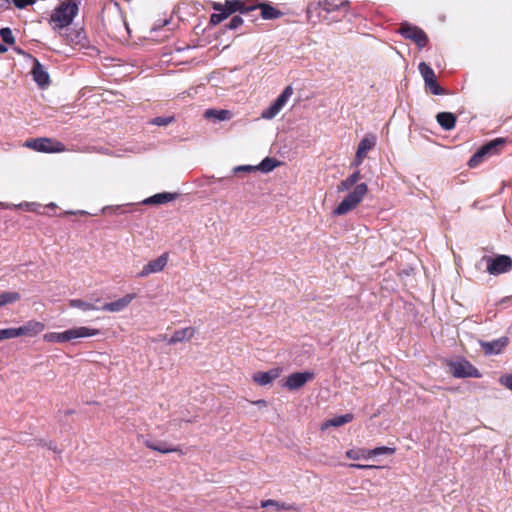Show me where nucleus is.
I'll return each instance as SVG.
<instances>
[{
  "instance_id": "obj_1",
  "label": "nucleus",
  "mask_w": 512,
  "mask_h": 512,
  "mask_svg": "<svg viewBox=\"0 0 512 512\" xmlns=\"http://www.w3.org/2000/svg\"><path fill=\"white\" fill-rule=\"evenodd\" d=\"M79 5V0H65L54 9L51 22L59 29L69 26L78 14Z\"/></svg>"
},
{
  "instance_id": "obj_2",
  "label": "nucleus",
  "mask_w": 512,
  "mask_h": 512,
  "mask_svg": "<svg viewBox=\"0 0 512 512\" xmlns=\"http://www.w3.org/2000/svg\"><path fill=\"white\" fill-rule=\"evenodd\" d=\"M368 192V186L365 183H360L349 192L346 197L338 204L333 210V214L336 216L345 215L352 211L358 206V204L364 199Z\"/></svg>"
},
{
  "instance_id": "obj_3",
  "label": "nucleus",
  "mask_w": 512,
  "mask_h": 512,
  "mask_svg": "<svg viewBox=\"0 0 512 512\" xmlns=\"http://www.w3.org/2000/svg\"><path fill=\"white\" fill-rule=\"evenodd\" d=\"M25 146L37 152L59 153L66 151L63 143L51 138H36L25 142Z\"/></svg>"
},
{
  "instance_id": "obj_4",
  "label": "nucleus",
  "mask_w": 512,
  "mask_h": 512,
  "mask_svg": "<svg viewBox=\"0 0 512 512\" xmlns=\"http://www.w3.org/2000/svg\"><path fill=\"white\" fill-rule=\"evenodd\" d=\"M292 94L293 88L291 86H287L282 91V93L276 98V100L273 101L269 107H267L261 112V118L266 120H271L275 118L283 109V107L287 104Z\"/></svg>"
},
{
  "instance_id": "obj_5",
  "label": "nucleus",
  "mask_w": 512,
  "mask_h": 512,
  "mask_svg": "<svg viewBox=\"0 0 512 512\" xmlns=\"http://www.w3.org/2000/svg\"><path fill=\"white\" fill-rule=\"evenodd\" d=\"M505 143L503 138H496L489 143L482 146L469 160L468 164L470 167H476L479 165L484 157L487 155L496 154L499 147H502Z\"/></svg>"
},
{
  "instance_id": "obj_6",
  "label": "nucleus",
  "mask_w": 512,
  "mask_h": 512,
  "mask_svg": "<svg viewBox=\"0 0 512 512\" xmlns=\"http://www.w3.org/2000/svg\"><path fill=\"white\" fill-rule=\"evenodd\" d=\"M486 262V269L491 275H499L507 272L512 267V259L509 256L500 255L495 258L483 257Z\"/></svg>"
},
{
  "instance_id": "obj_7",
  "label": "nucleus",
  "mask_w": 512,
  "mask_h": 512,
  "mask_svg": "<svg viewBox=\"0 0 512 512\" xmlns=\"http://www.w3.org/2000/svg\"><path fill=\"white\" fill-rule=\"evenodd\" d=\"M450 372L454 377L467 378L474 377L480 378L481 373L470 362L464 359H459L450 363Z\"/></svg>"
},
{
  "instance_id": "obj_8",
  "label": "nucleus",
  "mask_w": 512,
  "mask_h": 512,
  "mask_svg": "<svg viewBox=\"0 0 512 512\" xmlns=\"http://www.w3.org/2000/svg\"><path fill=\"white\" fill-rule=\"evenodd\" d=\"M399 32L403 37L414 41L419 48L425 47L428 42L425 32L417 26L403 24Z\"/></svg>"
},
{
  "instance_id": "obj_9",
  "label": "nucleus",
  "mask_w": 512,
  "mask_h": 512,
  "mask_svg": "<svg viewBox=\"0 0 512 512\" xmlns=\"http://www.w3.org/2000/svg\"><path fill=\"white\" fill-rule=\"evenodd\" d=\"M169 260V254L167 252L161 254L156 259L149 261L142 270L137 274V277L144 278L150 274L159 273L164 270Z\"/></svg>"
},
{
  "instance_id": "obj_10",
  "label": "nucleus",
  "mask_w": 512,
  "mask_h": 512,
  "mask_svg": "<svg viewBox=\"0 0 512 512\" xmlns=\"http://www.w3.org/2000/svg\"><path fill=\"white\" fill-rule=\"evenodd\" d=\"M314 378V373L310 371L295 372L290 374L282 384L288 390H297L303 387L308 381Z\"/></svg>"
},
{
  "instance_id": "obj_11",
  "label": "nucleus",
  "mask_w": 512,
  "mask_h": 512,
  "mask_svg": "<svg viewBox=\"0 0 512 512\" xmlns=\"http://www.w3.org/2000/svg\"><path fill=\"white\" fill-rule=\"evenodd\" d=\"M14 329L16 338L20 336L34 337L44 331L45 324L37 320H29L20 327H14Z\"/></svg>"
},
{
  "instance_id": "obj_12",
  "label": "nucleus",
  "mask_w": 512,
  "mask_h": 512,
  "mask_svg": "<svg viewBox=\"0 0 512 512\" xmlns=\"http://www.w3.org/2000/svg\"><path fill=\"white\" fill-rule=\"evenodd\" d=\"M100 334V330L96 328H90L87 326H77L66 330L67 342L94 337Z\"/></svg>"
},
{
  "instance_id": "obj_13",
  "label": "nucleus",
  "mask_w": 512,
  "mask_h": 512,
  "mask_svg": "<svg viewBox=\"0 0 512 512\" xmlns=\"http://www.w3.org/2000/svg\"><path fill=\"white\" fill-rule=\"evenodd\" d=\"M135 297L136 295L133 293L126 294L115 301L105 303L100 309L112 313L122 312L131 304Z\"/></svg>"
},
{
  "instance_id": "obj_14",
  "label": "nucleus",
  "mask_w": 512,
  "mask_h": 512,
  "mask_svg": "<svg viewBox=\"0 0 512 512\" xmlns=\"http://www.w3.org/2000/svg\"><path fill=\"white\" fill-rule=\"evenodd\" d=\"M480 346L484 350L486 355H498L500 354L508 345L507 337H500L493 341H480Z\"/></svg>"
},
{
  "instance_id": "obj_15",
  "label": "nucleus",
  "mask_w": 512,
  "mask_h": 512,
  "mask_svg": "<svg viewBox=\"0 0 512 512\" xmlns=\"http://www.w3.org/2000/svg\"><path fill=\"white\" fill-rule=\"evenodd\" d=\"M33 68H32V76L33 80L40 86L45 87L49 84V74L44 69V67L41 65V63L36 59L33 58Z\"/></svg>"
},
{
  "instance_id": "obj_16",
  "label": "nucleus",
  "mask_w": 512,
  "mask_h": 512,
  "mask_svg": "<svg viewBox=\"0 0 512 512\" xmlns=\"http://www.w3.org/2000/svg\"><path fill=\"white\" fill-rule=\"evenodd\" d=\"M280 374L281 370L279 368H273L269 371L255 373L253 375V380L261 386H266L277 379Z\"/></svg>"
},
{
  "instance_id": "obj_17",
  "label": "nucleus",
  "mask_w": 512,
  "mask_h": 512,
  "mask_svg": "<svg viewBox=\"0 0 512 512\" xmlns=\"http://www.w3.org/2000/svg\"><path fill=\"white\" fill-rule=\"evenodd\" d=\"M144 444L149 449L158 451L162 454H166V453H170V452H179V453L183 454V452L179 448L172 447L163 441L145 440Z\"/></svg>"
},
{
  "instance_id": "obj_18",
  "label": "nucleus",
  "mask_w": 512,
  "mask_h": 512,
  "mask_svg": "<svg viewBox=\"0 0 512 512\" xmlns=\"http://www.w3.org/2000/svg\"><path fill=\"white\" fill-rule=\"evenodd\" d=\"M195 334V329L193 327H185L176 330L171 338L168 340L169 344H176L179 342L190 340Z\"/></svg>"
},
{
  "instance_id": "obj_19",
  "label": "nucleus",
  "mask_w": 512,
  "mask_h": 512,
  "mask_svg": "<svg viewBox=\"0 0 512 512\" xmlns=\"http://www.w3.org/2000/svg\"><path fill=\"white\" fill-rule=\"evenodd\" d=\"M438 124L446 131L452 130L456 125V116L451 112H440L436 115Z\"/></svg>"
},
{
  "instance_id": "obj_20",
  "label": "nucleus",
  "mask_w": 512,
  "mask_h": 512,
  "mask_svg": "<svg viewBox=\"0 0 512 512\" xmlns=\"http://www.w3.org/2000/svg\"><path fill=\"white\" fill-rule=\"evenodd\" d=\"M204 118L214 121H227L232 118V113L225 109H207L204 112Z\"/></svg>"
},
{
  "instance_id": "obj_21",
  "label": "nucleus",
  "mask_w": 512,
  "mask_h": 512,
  "mask_svg": "<svg viewBox=\"0 0 512 512\" xmlns=\"http://www.w3.org/2000/svg\"><path fill=\"white\" fill-rule=\"evenodd\" d=\"M175 198H176V194H173V193H168V192L158 193V194H155V195L143 200V204H146V205L164 204V203L173 201Z\"/></svg>"
},
{
  "instance_id": "obj_22",
  "label": "nucleus",
  "mask_w": 512,
  "mask_h": 512,
  "mask_svg": "<svg viewBox=\"0 0 512 512\" xmlns=\"http://www.w3.org/2000/svg\"><path fill=\"white\" fill-rule=\"evenodd\" d=\"M352 419H353V415L352 414H345V415L336 416V417H334L332 419H329V420L325 421L324 423H322L321 430H326L329 427H339V426H342V425H344L346 423L351 422Z\"/></svg>"
},
{
  "instance_id": "obj_23",
  "label": "nucleus",
  "mask_w": 512,
  "mask_h": 512,
  "mask_svg": "<svg viewBox=\"0 0 512 512\" xmlns=\"http://www.w3.org/2000/svg\"><path fill=\"white\" fill-rule=\"evenodd\" d=\"M319 5L323 11H325L327 13H331V12L338 11V10L347 11V9L349 7V2L341 1V2L337 3L334 1H330V0H324L323 2H320Z\"/></svg>"
},
{
  "instance_id": "obj_24",
  "label": "nucleus",
  "mask_w": 512,
  "mask_h": 512,
  "mask_svg": "<svg viewBox=\"0 0 512 512\" xmlns=\"http://www.w3.org/2000/svg\"><path fill=\"white\" fill-rule=\"evenodd\" d=\"M361 179V174L359 170H356L351 175H349L346 179L340 182L337 186L338 192L348 191L352 188L359 180Z\"/></svg>"
},
{
  "instance_id": "obj_25",
  "label": "nucleus",
  "mask_w": 512,
  "mask_h": 512,
  "mask_svg": "<svg viewBox=\"0 0 512 512\" xmlns=\"http://www.w3.org/2000/svg\"><path fill=\"white\" fill-rule=\"evenodd\" d=\"M376 136L369 134L366 135L359 143L357 152L366 156V154L375 146Z\"/></svg>"
},
{
  "instance_id": "obj_26",
  "label": "nucleus",
  "mask_w": 512,
  "mask_h": 512,
  "mask_svg": "<svg viewBox=\"0 0 512 512\" xmlns=\"http://www.w3.org/2000/svg\"><path fill=\"white\" fill-rule=\"evenodd\" d=\"M69 306L71 308L80 309L83 312L94 311V310H99L100 309L95 304L87 302V301H84V300H81V299H70L69 300Z\"/></svg>"
},
{
  "instance_id": "obj_27",
  "label": "nucleus",
  "mask_w": 512,
  "mask_h": 512,
  "mask_svg": "<svg viewBox=\"0 0 512 512\" xmlns=\"http://www.w3.org/2000/svg\"><path fill=\"white\" fill-rule=\"evenodd\" d=\"M346 457L352 460H368L371 458L369 449H350L346 451Z\"/></svg>"
},
{
  "instance_id": "obj_28",
  "label": "nucleus",
  "mask_w": 512,
  "mask_h": 512,
  "mask_svg": "<svg viewBox=\"0 0 512 512\" xmlns=\"http://www.w3.org/2000/svg\"><path fill=\"white\" fill-rule=\"evenodd\" d=\"M43 340L51 343H65L67 342L66 330L63 332H49L44 334Z\"/></svg>"
},
{
  "instance_id": "obj_29",
  "label": "nucleus",
  "mask_w": 512,
  "mask_h": 512,
  "mask_svg": "<svg viewBox=\"0 0 512 512\" xmlns=\"http://www.w3.org/2000/svg\"><path fill=\"white\" fill-rule=\"evenodd\" d=\"M261 16L264 19H276L280 16V12L268 4L260 5Z\"/></svg>"
},
{
  "instance_id": "obj_30",
  "label": "nucleus",
  "mask_w": 512,
  "mask_h": 512,
  "mask_svg": "<svg viewBox=\"0 0 512 512\" xmlns=\"http://www.w3.org/2000/svg\"><path fill=\"white\" fill-rule=\"evenodd\" d=\"M261 507L267 508V507H273L276 511H289L292 509V506L286 503H280L275 500H264L261 502Z\"/></svg>"
},
{
  "instance_id": "obj_31",
  "label": "nucleus",
  "mask_w": 512,
  "mask_h": 512,
  "mask_svg": "<svg viewBox=\"0 0 512 512\" xmlns=\"http://www.w3.org/2000/svg\"><path fill=\"white\" fill-rule=\"evenodd\" d=\"M20 299V294L18 292H4L0 294V307L14 303Z\"/></svg>"
},
{
  "instance_id": "obj_32",
  "label": "nucleus",
  "mask_w": 512,
  "mask_h": 512,
  "mask_svg": "<svg viewBox=\"0 0 512 512\" xmlns=\"http://www.w3.org/2000/svg\"><path fill=\"white\" fill-rule=\"evenodd\" d=\"M419 72L424 79V82L431 81L435 77L433 69L425 62H421L418 66Z\"/></svg>"
},
{
  "instance_id": "obj_33",
  "label": "nucleus",
  "mask_w": 512,
  "mask_h": 512,
  "mask_svg": "<svg viewBox=\"0 0 512 512\" xmlns=\"http://www.w3.org/2000/svg\"><path fill=\"white\" fill-rule=\"evenodd\" d=\"M276 166V161L267 157L262 160L259 165L256 166V171L259 170L261 172L268 173L272 171Z\"/></svg>"
},
{
  "instance_id": "obj_34",
  "label": "nucleus",
  "mask_w": 512,
  "mask_h": 512,
  "mask_svg": "<svg viewBox=\"0 0 512 512\" xmlns=\"http://www.w3.org/2000/svg\"><path fill=\"white\" fill-rule=\"evenodd\" d=\"M214 10L219 11L220 13H214L211 15L210 21L212 24L216 25L222 22L225 18H227V14L222 12V5L220 3H215L213 6Z\"/></svg>"
},
{
  "instance_id": "obj_35",
  "label": "nucleus",
  "mask_w": 512,
  "mask_h": 512,
  "mask_svg": "<svg viewBox=\"0 0 512 512\" xmlns=\"http://www.w3.org/2000/svg\"><path fill=\"white\" fill-rule=\"evenodd\" d=\"M242 4L237 0H228L225 3V9H222V12L227 14V17L238 10H241Z\"/></svg>"
},
{
  "instance_id": "obj_36",
  "label": "nucleus",
  "mask_w": 512,
  "mask_h": 512,
  "mask_svg": "<svg viewBox=\"0 0 512 512\" xmlns=\"http://www.w3.org/2000/svg\"><path fill=\"white\" fill-rule=\"evenodd\" d=\"M369 451H370V456L372 458V457H376V456L384 455V454L392 455L395 453V448L381 446V447H376L374 449H369Z\"/></svg>"
},
{
  "instance_id": "obj_37",
  "label": "nucleus",
  "mask_w": 512,
  "mask_h": 512,
  "mask_svg": "<svg viewBox=\"0 0 512 512\" xmlns=\"http://www.w3.org/2000/svg\"><path fill=\"white\" fill-rule=\"evenodd\" d=\"M425 85H426L427 88H429L431 93L434 94V95H442V94H444V90L438 85V83L436 81V77H434L431 81L430 80L426 81Z\"/></svg>"
},
{
  "instance_id": "obj_38",
  "label": "nucleus",
  "mask_w": 512,
  "mask_h": 512,
  "mask_svg": "<svg viewBox=\"0 0 512 512\" xmlns=\"http://www.w3.org/2000/svg\"><path fill=\"white\" fill-rule=\"evenodd\" d=\"M0 37L6 44H13L15 41L12 31L8 27L0 29Z\"/></svg>"
},
{
  "instance_id": "obj_39",
  "label": "nucleus",
  "mask_w": 512,
  "mask_h": 512,
  "mask_svg": "<svg viewBox=\"0 0 512 512\" xmlns=\"http://www.w3.org/2000/svg\"><path fill=\"white\" fill-rule=\"evenodd\" d=\"M13 338H16L14 327L0 329V341L7 340V339H13Z\"/></svg>"
},
{
  "instance_id": "obj_40",
  "label": "nucleus",
  "mask_w": 512,
  "mask_h": 512,
  "mask_svg": "<svg viewBox=\"0 0 512 512\" xmlns=\"http://www.w3.org/2000/svg\"><path fill=\"white\" fill-rule=\"evenodd\" d=\"M243 24V19L240 16H233L230 20V22L227 24V28L230 30L237 29Z\"/></svg>"
},
{
  "instance_id": "obj_41",
  "label": "nucleus",
  "mask_w": 512,
  "mask_h": 512,
  "mask_svg": "<svg viewBox=\"0 0 512 512\" xmlns=\"http://www.w3.org/2000/svg\"><path fill=\"white\" fill-rule=\"evenodd\" d=\"M256 171V166L253 165H240L233 168V172L235 174L244 172V173H251Z\"/></svg>"
},
{
  "instance_id": "obj_42",
  "label": "nucleus",
  "mask_w": 512,
  "mask_h": 512,
  "mask_svg": "<svg viewBox=\"0 0 512 512\" xmlns=\"http://www.w3.org/2000/svg\"><path fill=\"white\" fill-rule=\"evenodd\" d=\"M172 121L170 117H157L153 120V124L157 126H166Z\"/></svg>"
},
{
  "instance_id": "obj_43",
  "label": "nucleus",
  "mask_w": 512,
  "mask_h": 512,
  "mask_svg": "<svg viewBox=\"0 0 512 512\" xmlns=\"http://www.w3.org/2000/svg\"><path fill=\"white\" fill-rule=\"evenodd\" d=\"M13 3L17 8L22 9L26 6L34 4L35 0H13Z\"/></svg>"
},
{
  "instance_id": "obj_44",
  "label": "nucleus",
  "mask_w": 512,
  "mask_h": 512,
  "mask_svg": "<svg viewBox=\"0 0 512 512\" xmlns=\"http://www.w3.org/2000/svg\"><path fill=\"white\" fill-rule=\"evenodd\" d=\"M500 381L507 389L512 391V375L504 376Z\"/></svg>"
},
{
  "instance_id": "obj_45",
  "label": "nucleus",
  "mask_w": 512,
  "mask_h": 512,
  "mask_svg": "<svg viewBox=\"0 0 512 512\" xmlns=\"http://www.w3.org/2000/svg\"><path fill=\"white\" fill-rule=\"evenodd\" d=\"M365 157L366 156H364L361 153L356 151V155H355V158H354V160L352 162V165L355 166V167L360 166L363 163Z\"/></svg>"
},
{
  "instance_id": "obj_46",
  "label": "nucleus",
  "mask_w": 512,
  "mask_h": 512,
  "mask_svg": "<svg viewBox=\"0 0 512 512\" xmlns=\"http://www.w3.org/2000/svg\"><path fill=\"white\" fill-rule=\"evenodd\" d=\"M349 466L352 467V468H356V469H376V468H380V466L367 465V464H350Z\"/></svg>"
},
{
  "instance_id": "obj_47",
  "label": "nucleus",
  "mask_w": 512,
  "mask_h": 512,
  "mask_svg": "<svg viewBox=\"0 0 512 512\" xmlns=\"http://www.w3.org/2000/svg\"><path fill=\"white\" fill-rule=\"evenodd\" d=\"M36 206H38L36 203H28V202L21 203V204L18 205V207L25 208V209L30 210V211H34Z\"/></svg>"
},
{
  "instance_id": "obj_48",
  "label": "nucleus",
  "mask_w": 512,
  "mask_h": 512,
  "mask_svg": "<svg viewBox=\"0 0 512 512\" xmlns=\"http://www.w3.org/2000/svg\"><path fill=\"white\" fill-rule=\"evenodd\" d=\"M48 448H49L50 450H53L54 452H57V447H56V445H55L54 443H52V442H50V443L48 444Z\"/></svg>"
},
{
  "instance_id": "obj_49",
  "label": "nucleus",
  "mask_w": 512,
  "mask_h": 512,
  "mask_svg": "<svg viewBox=\"0 0 512 512\" xmlns=\"http://www.w3.org/2000/svg\"><path fill=\"white\" fill-rule=\"evenodd\" d=\"M254 404L265 406L266 402L264 400H258V401H255Z\"/></svg>"
},
{
  "instance_id": "obj_50",
  "label": "nucleus",
  "mask_w": 512,
  "mask_h": 512,
  "mask_svg": "<svg viewBox=\"0 0 512 512\" xmlns=\"http://www.w3.org/2000/svg\"><path fill=\"white\" fill-rule=\"evenodd\" d=\"M7 51V48L0 43V53H4Z\"/></svg>"
},
{
  "instance_id": "obj_51",
  "label": "nucleus",
  "mask_w": 512,
  "mask_h": 512,
  "mask_svg": "<svg viewBox=\"0 0 512 512\" xmlns=\"http://www.w3.org/2000/svg\"><path fill=\"white\" fill-rule=\"evenodd\" d=\"M77 213H79V214H85L86 212H85V211H78Z\"/></svg>"
}]
</instances>
